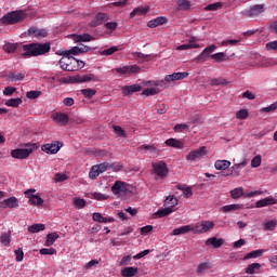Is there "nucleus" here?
Returning <instances> with one entry per match:
<instances>
[{"label":"nucleus","instance_id":"43","mask_svg":"<svg viewBox=\"0 0 277 277\" xmlns=\"http://www.w3.org/2000/svg\"><path fill=\"white\" fill-rule=\"evenodd\" d=\"M2 49L5 53H14L18 49V43L6 42Z\"/></svg>","mask_w":277,"mask_h":277},{"label":"nucleus","instance_id":"39","mask_svg":"<svg viewBox=\"0 0 277 277\" xmlns=\"http://www.w3.org/2000/svg\"><path fill=\"white\" fill-rule=\"evenodd\" d=\"M56 55H64L70 57V55H79V47H74L70 50L56 52Z\"/></svg>","mask_w":277,"mask_h":277},{"label":"nucleus","instance_id":"44","mask_svg":"<svg viewBox=\"0 0 277 277\" xmlns=\"http://www.w3.org/2000/svg\"><path fill=\"white\" fill-rule=\"evenodd\" d=\"M172 211H174V210H172V208L167 207L164 209L158 210L155 213V216L156 217H166V216L170 215V213H172Z\"/></svg>","mask_w":277,"mask_h":277},{"label":"nucleus","instance_id":"31","mask_svg":"<svg viewBox=\"0 0 277 277\" xmlns=\"http://www.w3.org/2000/svg\"><path fill=\"white\" fill-rule=\"evenodd\" d=\"M192 230H194V228H192V225H184V226L173 229L172 235H174V236L185 235Z\"/></svg>","mask_w":277,"mask_h":277},{"label":"nucleus","instance_id":"50","mask_svg":"<svg viewBox=\"0 0 277 277\" xmlns=\"http://www.w3.org/2000/svg\"><path fill=\"white\" fill-rule=\"evenodd\" d=\"M232 198H234L235 200L241 198V196H243V188L242 187H238V188H234L232 192Z\"/></svg>","mask_w":277,"mask_h":277},{"label":"nucleus","instance_id":"26","mask_svg":"<svg viewBox=\"0 0 277 277\" xmlns=\"http://www.w3.org/2000/svg\"><path fill=\"white\" fill-rule=\"evenodd\" d=\"M150 6H137L130 13V18H135V16H144L148 14Z\"/></svg>","mask_w":277,"mask_h":277},{"label":"nucleus","instance_id":"13","mask_svg":"<svg viewBox=\"0 0 277 277\" xmlns=\"http://www.w3.org/2000/svg\"><path fill=\"white\" fill-rule=\"evenodd\" d=\"M62 148V146L60 145V142H55V143H51V144H44L41 147V150H43V153H47L48 155H57V153H60V149Z\"/></svg>","mask_w":277,"mask_h":277},{"label":"nucleus","instance_id":"48","mask_svg":"<svg viewBox=\"0 0 277 277\" xmlns=\"http://www.w3.org/2000/svg\"><path fill=\"white\" fill-rule=\"evenodd\" d=\"M10 81H23L25 79V74L23 72H12L9 75Z\"/></svg>","mask_w":277,"mask_h":277},{"label":"nucleus","instance_id":"35","mask_svg":"<svg viewBox=\"0 0 277 277\" xmlns=\"http://www.w3.org/2000/svg\"><path fill=\"white\" fill-rule=\"evenodd\" d=\"M176 205H179V198H176L174 195L168 196L164 200V207H168L169 209L176 207Z\"/></svg>","mask_w":277,"mask_h":277},{"label":"nucleus","instance_id":"17","mask_svg":"<svg viewBox=\"0 0 277 277\" xmlns=\"http://www.w3.org/2000/svg\"><path fill=\"white\" fill-rule=\"evenodd\" d=\"M189 49H200V44L196 42V37H192L187 43L179 45L176 51H189Z\"/></svg>","mask_w":277,"mask_h":277},{"label":"nucleus","instance_id":"62","mask_svg":"<svg viewBox=\"0 0 277 277\" xmlns=\"http://www.w3.org/2000/svg\"><path fill=\"white\" fill-rule=\"evenodd\" d=\"M157 114L163 115L166 111H168V105L166 104H159L156 106Z\"/></svg>","mask_w":277,"mask_h":277},{"label":"nucleus","instance_id":"30","mask_svg":"<svg viewBox=\"0 0 277 277\" xmlns=\"http://www.w3.org/2000/svg\"><path fill=\"white\" fill-rule=\"evenodd\" d=\"M12 232L8 230L6 233L2 234L0 236V242L2 243V246H4L5 248H10V243L12 242Z\"/></svg>","mask_w":277,"mask_h":277},{"label":"nucleus","instance_id":"23","mask_svg":"<svg viewBox=\"0 0 277 277\" xmlns=\"http://www.w3.org/2000/svg\"><path fill=\"white\" fill-rule=\"evenodd\" d=\"M272 205H277V199L274 197H266L264 199L256 201L255 207L258 209H261L263 207H269Z\"/></svg>","mask_w":277,"mask_h":277},{"label":"nucleus","instance_id":"53","mask_svg":"<svg viewBox=\"0 0 277 277\" xmlns=\"http://www.w3.org/2000/svg\"><path fill=\"white\" fill-rule=\"evenodd\" d=\"M85 205H87L85 199L76 198L74 200V207L76 209H84Z\"/></svg>","mask_w":277,"mask_h":277},{"label":"nucleus","instance_id":"22","mask_svg":"<svg viewBox=\"0 0 277 277\" xmlns=\"http://www.w3.org/2000/svg\"><path fill=\"white\" fill-rule=\"evenodd\" d=\"M166 23H168V18H166L163 16H159V17H156L154 19H150L147 23V27H149V29H155V27H159L161 25H166Z\"/></svg>","mask_w":277,"mask_h":277},{"label":"nucleus","instance_id":"9","mask_svg":"<svg viewBox=\"0 0 277 277\" xmlns=\"http://www.w3.org/2000/svg\"><path fill=\"white\" fill-rule=\"evenodd\" d=\"M111 192L115 196H122V194L129 192V185L127 182L116 181L111 186Z\"/></svg>","mask_w":277,"mask_h":277},{"label":"nucleus","instance_id":"34","mask_svg":"<svg viewBox=\"0 0 277 277\" xmlns=\"http://www.w3.org/2000/svg\"><path fill=\"white\" fill-rule=\"evenodd\" d=\"M137 274V267L128 266L121 269V276L123 277H133Z\"/></svg>","mask_w":277,"mask_h":277},{"label":"nucleus","instance_id":"32","mask_svg":"<svg viewBox=\"0 0 277 277\" xmlns=\"http://www.w3.org/2000/svg\"><path fill=\"white\" fill-rule=\"evenodd\" d=\"M164 144L167 146H170L171 148H179L180 150L183 149V143L181 142V140H176V138H168Z\"/></svg>","mask_w":277,"mask_h":277},{"label":"nucleus","instance_id":"57","mask_svg":"<svg viewBox=\"0 0 277 277\" xmlns=\"http://www.w3.org/2000/svg\"><path fill=\"white\" fill-rule=\"evenodd\" d=\"M118 52V47L114 45V47H110L106 50H103L101 52V55H114V53Z\"/></svg>","mask_w":277,"mask_h":277},{"label":"nucleus","instance_id":"7","mask_svg":"<svg viewBox=\"0 0 277 277\" xmlns=\"http://www.w3.org/2000/svg\"><path fill=\"white\" fill-rule=\"evenodd\" d=\"M205 155H207V147L201 146L198 149L189 151V154L186 156V161H200Z\"/></svg>","mask_w":277,"mask_h":277},{"label":"nucleus","instance_id":"28","mask_svg":"<svg viewBox=\"0 0 277 277\" xmlns=\"http://www.w3.org/2000/svg\"><path fill=\"white\" fill-rule=\"evenodd\" d=\"M248 166V160H242L240 163H235L232 167V174L234 176H240L241 175V168H246Z\"/></svg>","mask_w":277,"mask_h":277},{"label":"nucleus","instance_id":"51","mask_svg":"<svg viewBox=\"0 0 277 277\" xmlns=\"http://www.w3.org/2000/svg\"><path fill=\"white\" fill-rule=\"evenodd\" d=\"M14 254H15V261L17 263L23 262V259H25V252H23V248H18L17 250H15Z\"/></svg>","mask_w":277,"mask_h":277},{"label":"nucleus","instance_id":"29","mask_svg":"<svg viewBox=\"0 0 277 277\" xmlns=\"http://www.w3.org/2000/svg\"><path fill=\"white\" fill-rule=\"evenodd\" d=\"M71 38L74 42H91V40H94V37H92L90 34L71 35Z\"/></svg>","mask_w":277,"mask_h":277},{"label":"nucleus","instance_id":"25","mask_svg":"<svg viewBox=\"0 0 277 277\" xmlns=\"http://www.w3.org/2000/svg\"><path fill=\"white\" fill-rule=\"evenodd\" d=\"M211 267H212L211 262H201V263H199L197 268H196L197 276H205V274L207 272H209V269H211Z\"/></svg>","mask_w":277,"mask_h":277},{"label":"nucleus","instance_id":"56","mask_svg":"<svg viewBox=\"0 0 277 277\" xmlns=\"http://www.w3.org/2000/svg\"><path fill=\"white\" fill-rule=\"evenodd\" d=\"M96 168L103 174V172H107V170L111 168V164H109V162H103V163L96 164Z\"/></svg>","mask_w":277,"mask_h":277},{"label":"nucleus","instance_id":"63","mask_svg":"<svg viewBox=\"0 0 277 277\" xmlns=\"http://www.w3.org/2000/svg\"><path fill=\"white\" fill-rule=\"evenodd\" d=\"M16 92V88L14 87H5L3 90L4 96H12Z\"/></svg>","mask_w":277,"mask_h":277},{"label":"nucleus","instance_id":"10","mask_svg":"<svg viewBox=\"0 0 277 277\" xmlns=\"http://www.w3.org/2000/svg\"><path fill=\"white\" fill-rule=\"evenodd\" d=\"M213 228H215V223L212 221H202L201 224L194 227L193 233L202 235V233H209Z\"/></svg>","mask_w":277,"mask_h":277},{"label":"nucleus","instance_id":"19","mask_svg":"<svg viewBox=\"0 0 277 277\" xmlns=\"http://www.w3.org/2000/svg\"><path fill=\"white\" fill-rule=\"evenodd\" d=\"M28 36L32 38H47L49 36V32L47 29H39L38 27H30L28 29Z\"/></svg>","mask_w":277,"mask_h":277},{"label":"nucleus","instance_id":"37","mask_svg":"<svg viewBox=\"0 0 277 277\" xmlns=\"http://www.w3.org/2000/svg\"><path fill=\"white\" fill-rule=\"evenodd\" d=\"M215 170H228L230 168V161L228 160H216L214 163Z\"/></svg>","mask_w":277,"mask_h":277},{"label":"nucleus","instance_id":"38","mask_svg":"<svg viewBox=\"0 0 277 277\" xmlns=\"http://www.w3.org/2000/svg\"><path fill=\"white\" fill-rule=\"evenodd\" d=\"M259 269H261V263H252L247 266L245 269L246 274H258Z\"/></svg>","mask_w":277,"mask_h":277},{"label":"nucleus","instance_id":"64","mask_svg":"<svg viewBox=\"0 0 277 277\" xmlns=\"http://www.w3.org/2000/svg\"><path fill=\"white\" fill-rule=\"evenodd\" d=\"M261 166V156H255L251 160V168H259Z\"/></svg>","mask_w":277,"mask_h":277},{"label":"nucleus","instance_id":"14","mask_svg":"<svg viewBox=\"0 0 277 277\" xmlns=\"http://www.w3.org/2000/svg\"><path fill=\"white\" fill-rule=\"evenodd\" d=\"M52 120L56 122V124H62V127H66V124L70 121V117L64 113H55L51 116Z\"/></svg>","mask_w":277,"mask_h":277},{"label":"nucleus","instance_id":"27","mask_svg":"<svg viewBox=\"0 0 277 277\" xmlns=\"http://www.w3.org/2000/svg\"><path fill=\"white\" fill-rule=\"evenodd\" d=\"M206 246H212V248H222L224 246V239L217 237H211L206 240Z\"/></svg>","mask_w":277,"mask_h":277},{"label":"nucleus","instance_id":"46","mask_svg":"<svg viewBox=\"0 0 277 277\" xmlns=\"http://www.w3.org/2000/svg\"><path fill=\"white\" fill-rule=\"evenodd\" d=\"M239 209H241V206L239 203H234L224 206L222 211H224V213H230V211H239Z\"/></svg>","mask_w":277,"mask_h":277},{"label":"nucleus","instance_id":"52","mask_svg":"<svg viewBox=\"0 0 277 277\" xmlns=\"http://www.w3.org/2000/svg\"><path fill=\"white\" fill-rule=\"evenodd\" d=\"M177 5L180 10H189V8H192V2H189V0H179Z\"/></svg>","mask_w":277,"mask_h":277},{"label":"nucleus","instance_id":"24","mask_svg":"<svg viewBox=\"0 0 277 277\" xmlns=\"http://www.w3.org/2000/svg\"><path fill=\"white\" fill-rule=\"evenodd\" d=\"M93 221L98 222L100 224H111L116 222L114 217H105L98 212L93 213Z\"/></svg>","mask_w":277,"mask_h":277},{"label":"nucleus","instance_id":"15","mask_svg":"<svg viewBox=\"0 0 277 277\" xmlns=\"http://www.w3.org/2000/svg\"><path fill=\"white\" fill-rule=\"evenodd\" d=\"M75 83H88V81H100L98 76L94 74L77 75L74 77Z\"/></svg>","mask_w":277,"mask_h":277},{"label":"nucleus","instance_id":"49","mask_svg":"<svg viewBox=\"0 0 277 277\" xmlns=\"http://www.w3.org/2000/svg\"><path fill=\"white\" fill-rule=\"evenodd\" d=\"M189 129V126L187 123H177L174 126L173 131L175 133H183L184 131H187Z\"/></svg>","mask_w":277,"mask_h":277},{"label":"nucleus","instance_id":"8","mask_svg":"<svg viewBox=\"0 0 277 277\" xmlns=\"http://www.w3.org/2000/svg\"><path fill=\"white\" fill-rule=\"evenodd\" d=\"M119 75H137L142 72V67L137 65H126L123 67H118L115 69Z\"/></svg>","mask_w":277,"mask_h":277},{"label":"nucleus","instance_id":"16","mask_svg":"<svg viewBox=\"0 0 277 277\" xmlns=\"http://www.w3.org/2000/svg\"><path fill=\"white\" fill-rule=\"evenodd\" d=\"M187 77H189V72H187V71L173 72L171 75H167L164 77V81H167V83H170L172 81H181L183 79H187Z\"/></svg>","mask_w":277,"mask_h":277},{"label":"nucleus","instance_id":"59","mask_svg":"<svg viewBox=\"0 0 277 277\" xmlns=\"http://www.w3.org/2000/svg\"><path fill=\"white\" fill-rule=\"evenodd\" d=\"M249 114H248V110L246 109H241L239 110L237 114H236V118L238 120H246V118H248Z\"/></svg>","mask_w":277,"mask_h":277},{"label":"nucleus","instance_id":"36","mask_svg":"<svg viewBox=\"0 0 277 277\" xmlns=\"http://www.w3.org/2000/svg\"><path fill=\"white\" fill-rule=\"evenodd\" d=\"M60 239V234L57 232L50 233L47 235L45 246H53Z\"/></svg>","mask_w":277,"mask_h":277},{"label":"nucleus","instance_id":"4","mask_svg":"<svg viewBox=\"0 0 277 277\" xmlns=\"http://www.w3.org/2000/svg\"><path fill=\"white\" fill-rule=\"evenodd\" d=\"M58 64L62 70H66L67 72H75L79 68V60L72 56L62 57Z\"/></svg>","mask_w":277,"mask_h":277},{"label":"nucleus","instance_id":"42","mask_svg":"<svg viewBox=\"0 0 277 277\" xmlns=\"http://www.w3.org/2000/svg\"><path fill=\"white\" fill-rule=\"evenodd\" d=\"M138 150H147L150 155H159V149L155 145H142Z\"/></svg>","mask_w":277,"mask_h":277},{"label":"nucleus","instance_id":"11","mask_svg":"<svg viewBox=\"0 0 277 277\" xmlns=\"http://www.w3.org/2000/svg\"><path fill=\"white\" fill-rule=\"evenodd\" d=\"M265 12V4H255L250 10L245 11L243 15L249 16V18H256V16H261Z\"/></svg>","mask_w":277,"mask_h":277},{"label":"nucleus","instance_id":"21","mask_svg":"<svg viewBox=\"0 0 277 277\" xmlns=\"http://www.w3.org/2000/svg\"><path fill=\"white\" fill-rule=\"evenodd\" d=\"M0 205H2V209H16L18 207V198L10 197L0 202Z\"/></svg>","mask_w":277,"mask_h":277},{"label":"nucleus","instance_id":"12","mask_svg":"<svg viewBox=\"0 0 277 277\" xmlns=\"http://www.w3.org/2000/svg\"><path fill=\"white\" fill-rule=\"evenodd\" d=\"M36 193V189H28L25 192V196H28L30 205L35 207H42L44 199L40 195H30Z\"/></svg>","mask_w":277,"mask_h":277},{"label":"nucleus","instance_id":"41","mask_svg":"<svg viewBox=\"0 0 277 277\" xmlns=\"http://www.w3.org/2000/svg\"><path fill=\"white\" fill-rule=\"evenodd\" d=\"M6 107H18L19 105H23V98H10L5 102Z\"/></svg>","mask_w":277,"mask_h":277},{"label":"nucleus","instance_id":"3","mask_svg":"<svg viewBox=\"0 0 277 277\" xmlns=\"http://www.w3.org/2000/svg\"><path fill=\"white\" fill-rule=\"evenodd\" d=\"M24 18L25 13L23 11H13L2 16L0 23H2V25H16V23H21Z\"/></svg>","mask_w":277,"mask_h":277},{"label":"nucleus","instance_id":"58","mask_svg":"<svg viewBox=\"0 0 277 277\" xmlns=\"http://www.w3.org/2000/svg\"><path fill=\"white\" fill-rule=\"evenodd\" d=\"M276 226H277V222H276V221H267V222L264 224L265 230H275V229H276Z\"/></svg>","mask_w":277,"mask_h":277},{"label":"nucleus","instance_id":"40","mask_svg":"<svg viewBox=\"0 0 277 277\" xmlns=\"http://www.w3.org/2000/svg\"><path fill=\"white\" fill-rule=\"evenodd\" d=\"M47 228V225L42 223H36L30 226H28V233H40L41 230H44Z\"/></svg>","mask_w":277,"mask_h":277},{"label":"nucleus","instance_id":"61","mask_svg":"<svg viewBox=\"0 0 277 277\" xmlns=\"http://www.w3.org/2000/svg\"><path fill=\"white\" fill-rule=\"evenodd\" d=\"M40 94H42L41 91H28L26 93V96H27V98L35 100V98H38V96H40Z\"/></svg>","mask_w":277,"mask_h":277},{"label":"nucleus","instance_id":"47","mask_svg":"<svg viewBox=\"0 0 277 277\" xmlns=\"http://www.w3.org/2000/svg\"><path fill=\"white\" fill-rule=\"evenodd\" d=\"M222 2H214L212 4H208L206 8H205V11L206 12H215L216 10H220L222 9Z\"/></svg>","mask_w":277,"mask_h":277},{"label":"nucleus","instance_id":"2","mask_svg":"<svg viewBox=\"0 0 277 277\" xmlns=\"http://www.w3.org/2000/svg\"><path fill=\"white\" fill-rule=\"evenodd\" d=\"M217 49V45L215 44H211L209 47H207L196 58V62H207V60H209V57H211V60H214V62H226V53L224 52H219L215 54L214 53L215 50Z\"/></svg>","mask_w":277,"mask_h":277},{"label":"nucleus","instance_id":"20","mask_svg":"<svg viewBox=\"0 0 277 277\" xmlns=\"http://www.w3.org/2000/svg\"><path fill=\"white\" fill-rule=\"evenodd\" d=\"M121 92L123 96H131V94H134V92H142V85L140 84L124 85L121 88Z\"/></svg>","mask_w":277,"mask_h":277},{"label":"nucleus","instance_id":"33","mask_svg":"<svg viewBox=\"0 0 277 277\" xmlns=\"http://www.w3.org/2000/svg\"><path fill=\"white\" fill-rule=\"evenodd\" d=\"M263 254H265L264 249L254 250V251L247 253L243 258V261H248V259H259V256H263Z\"/></svg>","mask_w":277,"mask_h":277},{"label":"nucleus","instance_id":"55","mask_svg":"<svg viewBox=\"0 0 277 277\" xmlns=\"http://www.w3.org/2000/svg\"><path fill=\"white\" fill-rule=\"evenodd\" d=\"M39 254H42V255H53V254H57V250H55V248H50V249H47V248H43L41 250H39Z\"/></svg>","mask_w":277,"mask_h":277},{"label":"nucleus","instance_id":"60","mask_svg":"<svg viewBox=\"0 0 277 277\" xmlns=\"http://www.w3.org/2000/svg\"><path fill=\"white\" fill-rule=\"evenodd\" d=\"M143 96H155V94H157V89L155 88H149V89H145L142 92Z\"/></svg>","mask_w":277,"mask_h":277},{"label":"nucleus","instance_id":"1","mask_svg":"<svg viewBox=\"0 0 277 277\" xmlns=\"http://www.w3.org/2000/svg\"><path fill=\"white\" fill-rule=\"evenodd\" d=\"M22 57L27 60L29 57H40V55H47L51 51V43H27L23 45Z\"/></svg>","mask_w":277,"mask_h":277},{"label":"nucleus","instance_id":"45","mask_svg":"<svg viewBox=\"0 0 277 277\" xmlns=\"http://www.w3.org/2000/svg\"><path fill=\"white\" fill-rule=\"evenodd\" d=\"M101 171L98 170V167L93 166L89 172V177L92 179V181H96L98 176H101Z\"/></svg>","mask_w":277,"mask_h":277},{"label":"nucleus","instance_id":"54","mask_svg":"<svg viewBox=\"0 0 277 277\" xmlns=\"http://www.w3.org/2000/svg\"><path fill=\"white\" fill-rule=\"evenodd\" d=\"M80 92L87 98H92V96H94L96 94V90H94V89H82Z\"/></svg>","mask_w":277,"mask_h":277},{"label":"nucleus","instance_id":"6","mask_svg":"<svg viewBox=\"0 0 277 277\" xmlns=\"http://www.w3.org/2000/svg\"><path fill=\"white\" fill-rule=\"evenodd\" d=\"M153 172L156 174V176H159V179H166L168 176V164L163 161L154 162L151 164Z\"/></svg>","mask_w":277,"mask_h":277},{"label":"nucleus","instance_id":"18","mask_svg":"<svg viewBox=\"0 0 277 277\" xmlns=\"http://www.w3.org/2000/svg\"><path fill=\"white\" fill-rule=\"evenodd\" d=\"M105 21H109V15L107 13H97L94 19L90 23V27H98L103 25Z\"/></svg>","mask_w":277,"mask_h":277},{"label":"nucleus","instance_id":"5","mask_svg":"<svg viewBox=\"0 0 277 277\" xmlns=\"http://www.w3.org/2000/svg\"><path fill=\"white\" fill-rule=\"evenodd\" d=\"M27 148H16L11 150V157L13 159H27L38 146L36 144H27Z\"/></svg>","mask_w":277,"mask_h":277}]
</instances>
